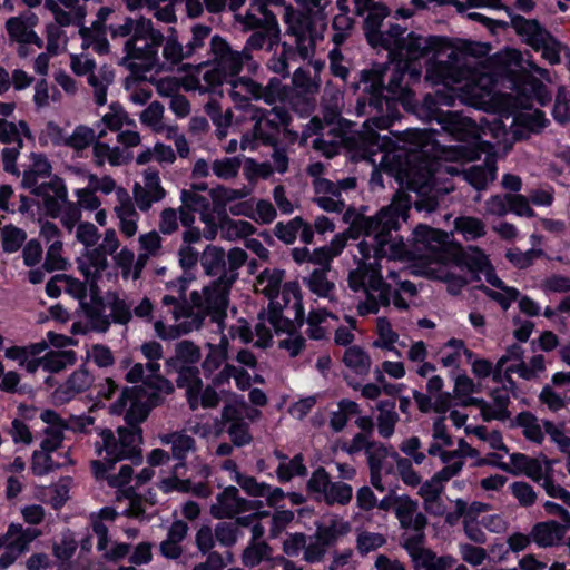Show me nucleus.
<instances>
[{"instance_id": "47", "label": "nucleus", "mask_w": 570, "mask_h": 570, "mask_svg": "<svg viewBox=\"0 0 570 570\" xmlns=\"http://www.w3.org/2000/svg\"><path fill=\"white\" fill-rule=\"evenodd\" d=\"M480 289L490 298L495 301L503 311H508L513 302H515L520 292L515 287L508 286L505 289H501L504 294L495 292L485 285H481Z\"/></svg>"}, {"instance_id": "9", "label": "nucleus", "mask_w": 570, "mask_h": 570, "mask_svg": "<svg viewBox=\"0 0 570 570\" xmlns=\"http://www.w3.org/2000/svg\"><path fill=\"white\" fill-rule=\"evenodd\" d=\"M106 246L98 245L92 249H86L82 257L77 258L78 269L89 283L90 289H98V282L108 267Z\"/></svg>"}, {"instance_id": "49", "label": "nucleus", "mask_w": 570, "mask_h": 570, "mask_svg": "<svg viewBox=\"0 0 570 570\" xmlns=\"http://www.w3.org/2000/svg\"><path fill=\"white\" fill-rule=\"evenodd\" d=\"M507 202L509 213L527 218L537 216L534 209L529 204V199L522 194H507Z\"/></svg>"}, {"instance_id": "63", "label": "nucleus", "mask_w": 570, "mask_h": 570, "mask_svg": "<svg viewBox=\"0 0 570 570\" xmlns=\"http://www.w3.org/2000/svg\"><path fill=\"white\" fill-rule=\"evenodd\" d=\"M244 170L248 180H253L255 178L267 179L273 174L271 164L257 163L253 158L246 159Z\"/></svg>"}, {"instance_id": "16", "label": "nucleus", "mask_w": 570, "mask_h": 570, "mask_svg": "<svg viewBox=\"0 0 570 570\" xmlns=\"http://www.w3.org/2000/svg\"><path fill=\"white\" fill-rule=\"evenodd\" d=\"M406 28L399 23H392L386 31H382V39L374 40L373 48H382L389 52V58L394 61L396 55L402 51L401 45L404 43L406 37L404 33Z\"/></svg>"}, {"instance_id": "41", "label": "nucleus", "mask_w": 570, "mask_h": 570, "mask_svg": "<svg viewBox=\"0 0 570 570\" xmlns=\"http://www.w3.org/2000/svg\"><path fill=\"white\" fill-rule=\"evenodd\" d=\"M36 344H31L28 347L13 346L6 351V356L11 360H17L20 365L26 366L30 373L36 372Z\"/></svg>"}, {"instance_id": "57", "label": "nucleus", "mask_w": 570, "mask_h": 570, "mask_svg": "<svg viewBox=\"0 0 570 570\" xmlns=\"http://www.w3.org/2000/svg\"><path fill=\"white\" fill-rule=\"evenodd\" d=\"M227 433L230 436L233 444L237 448L247 445L253 441L248 423L246 422H236L235 424H230L227 429Z\"/></svg>"}, {"instance_id": "27", "label": "nucleus", "mask_w": 570, "mask_h": 570, "mask_svg": "<svg viewBox=\"0 0 570 570\" xmlns=\"http://www.w3.org/2000/svg\"><path fill=\"white\" fill-rule=\"evenodd\" d=\"M21 132L28 138L32 139L31 130L29 129L26 121H19V127L6 119H0V140L4 144L18 142L19 147H22Z\"/></svg>"}, {"instance_id": "55", "label": "nucleus", "mask_w": 570, "mask_h": 570, "mask_svg": "<svg viewBox=\"0 0 570 570\" xmlns=\"http://www.w3.org/2000/svg\"><path fill=\"white\" fill-rule=\"evenodd\" d=\"M110 315L115 324L126 325L132 317L130 306L117 294H114V299L110 303Z\"/></svg>"}, {"instance_id": "45", "label": "nucleus", "mask_w": 570, "mask_h": 570, "mask_svg": "<svg viewBox=\"0 0 570 570\" xmlns=\"http://www.w3.org/2000/svg\"><path fill=\"white\" fill-rule=\"evenodd\" d=\"M512 495L523 508L532 507L537 501V493L531 484L524 481H515L510 484Z\"/></svg>"}, {"instance_id": "58", "label": "nucleus", "mask_w": 570, "mask_h": 570, "mask_svg": "<svg viewBox=\"0 0 570 570\" xmlns=\"http://www.w3.org/2000/svg\"><path fill=\"white\" fill-rule=\"evenodd\" d=\"M385 538L380 533L363 532L357 537V550L362 556L381 548Z\"/></svg>"}, {"instance_id": "3", "label": "nucleus", "mask_w": 570, "mask_h": 570, "mask_svg": "<svg viewBox=\"0 0 570 570\" xmlns=\"http://www.w3.org/2000/svg\"><path fill=\"white\" fill-rule=\"evenodd\" d=\"M425 533L413 534L404 539L402 547L406 550L416 568L424 570H450L456 562L451 554L438 557L436 553L424 548Z\"/></svg>"}, {"instance_id": "7", "label": "nucleus", "mask_w": 570, "mask_h": 570, "mask_svg": "<svg viewBox=\"0 0 570 570\" xmlns=\"http://www.w3.org/2000/svg\"><path fill=\"white\" fill-rule=\"evenodd\" d=\"M36 17L33 12L26 11L18 17L9 18L6 22V30L11 41L19 43L18 53L27 57L28 45L36 43Z\"/></svg>"}, {"instance_id": "34", "label": "nucleus", "mask_w": 570, "mask_h": 570, "mask_svg": "<svg viewBox=\"0 0 570 570\" xmlns=\"http://www.w3.org/2000/svg\"><path fill=\"white\" fill-rule=\"evenodd\" d=\"M36 539V533H28L26 535V539L19 540L14 539L8 543L6 552L0 557V567L2 569H7L9 566H11L17 558L23 553L28 546Z\"/></svg>"}, {"instance_id": "19", "label": "nucleus", "mask_w": 570, "mask_h": 570, "mask_svg": "<svg viewBox=\"0 0 570 570\" xmlns=\"http://www.w3.org/2000/svg\"><path fill=\"white\" fill-rule=\"evenodd\" d=\"M118 439L125 450V452L130 454L131 458L129 460L134 464H139L142 461V454L140 448L137 445V442H141L142 440V429L141 428H130V426H119L117 429Z\"/></svg>"}, {"instance_id": "20", "label": "nucleus", "mask_w": 570, "mask_h": 570, "mask_svg": "<svg viewBox=\"0 0 570 570\" xmlns=\"http://www.w3.org/2000/svg\"><path fill=\"white\" fill-rule=\"evenodd\" d=\"M23 518L26 522L29 523L27 528H23L21 524L12 523L9 525L8 531L4 535H0V548L8 546L10 541L14 539H26L28 533H36V505H29L22 511Z\"/></svg>"}, {"instance_id": "54", "label": "nucleus", "mask_w": 570, "mask_h": 570, "mask_svg": "<svg viewBox=\"0 0 570 570\" xmlns=\"http://www.w3.org/2000/svg\"><path fill=\"white\" fill-rule=\"evenodd\" d=\"M538 397L540 403L546 405L553 413H557L566 407V401L563 397L557 393L549 384H546L542 387Z\"/></svg>"}, {"instance_id": "11", "label": "nucleus", "mask_w": 570, "mask_h": 570, "mask_svg": "<svg viewBox=\"0 0 570 570\" xmlns=\"http://www.w3.org/2000/svg\"><path fill=\"white\" fill-rule=\"evenodd\" d=\"M92 382L94 375L85 366H81L52 392L53 404L62 405L68 403L77 394L89 389Z\"/></svg>"}, {"instance_id": "61", "label": "nucleus", "mask_w": 570, "mask_h": 570, "mask_svg": "<svg viewBox=\"0 0 570 570\" xmlns=\"http://www.w3.org/2000/svg\"><path fill=\"white\" fill-rule=\"evenodd\" d=\"M544 432L551 438V440L558 445L559 450L563 453L569 452L570 449V436L566 435L563 431L558 428L554 422L550 420H543L542 422Z\"/></svg>"}, {"instance_id": "52", "label": "nucleus", "mask_w": 570, "mask_h": 570, "mask_svg": "<svg viewBox=\"0 0 570 570\" xmlns=\"http://www.w3.org/2000/svg\"><path fill=\"white\" fill-rule=\"evenodd\" d=\"M144 180L146 190L154 195L155 202H160L165 198L166 191L160 184L159 170L154 167H148L144 171Z\"/></svg>"}, {"instance_id": "59", "label": "nucleus", "mask_w": 570, "mask_h": 570, "mask_svg": "<svg viewBox=\"0 0 570 570\" xmlns=\"http://www.w3.org/2000/svg\"><path fill=\"white\" fill-rule=\"evenodd\" d=\"M254 86L262 92L257 95V99H263L267 105H273L277 99L282 98V85L277 78H271L265 87L259 83H254Z\"/></svg>"}, {"instance_id": "40", "label": "nucleus", "mask_w": 570, "mask_h": 570, "mask_svg": "<svg viewBox=\"0 0 570 570\" xmlns=\"http://www.w3.org/2000/svg\"><path fill=\"white\" fill-rule=\"evenodd\" d=\"M62 242L61 239L53 240L47 250L46 259L43 262V268L47 272L65 271L67 269L68 262L61 255Z\"/></svg>"}, {"instance_id": "18", "label": "nucleus", "mask_w": 570, "mask_h": 570, "mask_svg": "<svg viewBox=\"0 0 570 570\" xmlns=\"http://www.w3.org/2000/svg\"><path fill=\"white\" fill-rule=\"evenodd\" d=\"M229 341L226 335H222L218 344L208 343L209 352L202 363V368L206 379L210 377L222 364L228 358Z\"/></svg>"}, {"instance_id": "13", "label": "nucleus", "mask_w": 570, "mask_h": 570, "mask_svg": "<svg viewBox=\"0 0 570 570\" xmlns=\"http://www.w3.org/2000/svg\"><path fill=\"white\" fill-rule=\"evenodd\" d=\"M124 51L126 52V57L124 58V60L135 59L144 61L142 63L131 61L126 65V68L132 75L149 72L158 62L157 50L150 48L146 43L144 47H138L137 42H134V40H127L124 46Z\"/></svg>"}, {"instance_id": "37", "label": "nucleus", "mask_w": 570, "mask_h": 570, "mask_svg": "<svg viewBox=\"0 0 570 570\" xmlns=\"http://www.w3.org/2000/svg\"><path fill=\"white\" fill-rule=\"evenodd\" d=\"M303 225L304 219L301 216H296L286 224L278 222L275 225L274 234L284 244L292 245L295 243L297 234Z\"/></svg>"}, {"instance_id": "17", "label": "nucleus", "mask_w": 570, "mask_h": 570, "mask_svg": "<svg viewBox=\"0 0 570 570\" xmlns=\"http://www.w3.org/2000/svg\"><path fill=\"white\" fill-rule=\"evenodd\" d=\"M76 361L77 353L73 350L49 351L42 357L38 356V367L47 373H58Z\"/></svg>"}, {"instance_id": "25", "label": "nucleus", "mask_w": 570, "mask_h": 570, "mask_svg": "<svg viewBox=\"0 0 570 570\" xmlns=\"http://www.w3.org/2000/svg\"><path fill=\"white\" fill-rule=\"evenodd\" d=\"M331 475L325 468L318 466L313 472L306 482V491L316 501L324 499L328 487L331 485Z\"/></svg>"}, {"instance_id": "32", "label": "nucleus", "mask_w": 570, "mask_h": 570, "mask_svg": "<svg viewBox=\"0 0 570 570\" xmlns=\"http://www.w3.org/2000/svg\"><path fill=\"white\" fill-rule=\"evenodd\" d=\"M149 413L150 411L144 404V395L137 394L125 412L124 420L126 425L130 428H140V424L147 420Z\"/></svg>"}, {"instance_id": "53", "label": "nucleus", "mask_w": 570, "mask_h": 570, "mask_svg": "<svg viewBox=\"0 0 570 570\" xmlns=\"http://www.w3.org/2000/svg\"><path fill=\"white\" fill-rule=\"evenodd\" d=\"M377 333L382 344L375 342V346H382L390 351L394 350L393 345L397 341L399 335L393 331L392 325L386 317L377 318Z\"/></svg>"}, {"instance_id": "46", "label": "nucleus", "mask_w": 570, "mask_h": 570, "mask_svg": "<svg viewBox=\"0 0 570 570\" xmlns=\"http://www.w3.org/2000/svg\"><path fill=\"white\" fill-rule=\"evenodd\" d=\"M240 168V160L237 157H226L217 159L213 163V173L222 179H232L238 175Z\"/></svg>"}, {"instance_id": "35", "label": "nucleus", "mask_w": 570, "mask_h": 570, "mask_svg": "<svg viewBox=\"0 0 570 570\" xmlns=\"http://www.w3.org/2000/svg\"><path fill=\"white\" fill-rule=\"evenodd\" d=\"M455 228L466 238L478 239L485 235V226L478 217L461 216L455 219Z\"/></svg>"}, {"instance_id": "6", "label": "nucleus", "mask_w": 570, "mask_h": 570, "mask_svg": "<svg viewBox=\"0 0 570 570\" xmlns=\"http://www.w3.org/2000/svg\"><path fill=\"white\" fill-rule=\"evenodd\" d=\"M423 117L429 121H436L441 128L451 135H462L466 127L472 124L470 118L462 116L458 111H444L440 109L435 100L426 95L422 105Z\"/></svg>"}, {"instance_id": "14", "label": "nucleus", "mask_w": 570, "mask_h": 570, "mask_svg": "<svg viewBox=\"0 0 570 570\" xmlns=\"http://www.w3.org/2000/svg\"><path fill=\"white\" fill-rule=\"evenodd\" d=\"M530 535L541 548L553 547L564 537V528L554 520L538 522L533 525Z\"/></svg>"}, {"instance_id": "33", "label": "nucleus", "mask_w": 570, "mask_h": 570, "mask_svg": "<svg viewBox=\"0 0 570 570\" xmlns=\"http://www.w3.org/2000/svg\"><path fill=\"white\" fill-rule=\"evenodd\" d=\"M209 196L218 215H222L224 219H228L225 207L228 203L239 198L240 194L236 189L219 185L209 190Z\"/></svg>"}, {"instance_id": "23", "label": "nucleus", "mask_w": 570, "mask_h": 570, "mask_svg": "<svg viewBox=\"0 0 570 570\" xmlns=\"http://www.w3.org/2000/svg\"><path fill=\"white\" fill-rule=\"evenodd\" d=\"M200 264L207 276H216L225 268V252L222 247L207 245L200 257Z\"/></svg>"}, {"instance_id": "30", "label": "nucleus", "mask_w": 570, "mask_h": 570, "mask_svg": "<svg viewBox=\"0 0 570 570\" xmlns=\"http://www.w3.org/2000/svg\"><path fill=\"white\" fill-rule=\"evenodd\" d=\"M352 498V485L343 481H332L323 501L328 507H333L335 504L346 505L351 502Z\"/></svg>"}, {"instance_id": "29", "label": "nucleus", "mask_w": 570, "mask_h": 570, "mask_svg": "<svg viewBox=\"0 0 570 570\" xmlns=\"http://www.w3.org/2000/svg\"><path fill=\"white\" fill-rule=\"evenodd\" d=\"M551 115L560 126H566L570 122V92L564 86H560L557 89Z\"/></svg>"}, {"instance_id": "5", "label": "nucleus", "mask_w": 570, "mask_h": 570, "mask_svg": "<svg viewBox=\"0 0 570 570\" xmlns=\"http://www.w3.org/2000/svg\"><path fill=\"white\" fill-rule=\"evenodd\" d=\"M445 42L446 38L442 36L422 37L411 31L406 36L404 43L401 45L402 51L396 55L394 61L416 60L430 55H436L443 49Z\"/></svg>"}, {"instance_id": "21", "label": "nucleus", "mask_w": 570, "mask_h": 570, "mask_svg": "<svg viewBox=\"0 0 570 570\" xmlns=\"http://www.w3.org/2000/svg\"><path fill=\"white\" fill-rule=\"evenodd\" d=\"M351 530V525L346 521H333L330 525L318 527L316 530V543L323 549L333 547L340 537L345 535Z\"/></svg>"}, {"instance_id": "39", "label": "nucleus", "mask_w": 570, "mask_h": 570, "mask_svg": "<svg viewBox=\"0 0 570 570\" xmlns=\"http://www.w3.org/2000/svg\"><path fill=\"white\" fill-rule=\"evenodd\" d=\"M234 480L249 497H265L271 490V485L268 483L258 482L256 478L245 475L240 472H237V475H234Z\"/></svg>"}, {"instance_id": "24", "label": "nucleus", "mask_w": 570, "mask_h": 570, "mask_svg": "<svg viewBox=\"0 0 570 570\" xmlns=\"http://www.w3.org/2000/svg\"><path fill=\"white\" fill-rule=\"evenodd\" d=\"M343 363L361 375L366 374L371 367L370 355L358 345H352L345 350Z\"/></svg>"}, {"instance_id": "15", "label": "nucleus", "mask_w": 570, "mask_h": 570, "mask_svg": "<svg viewBox=\"0 0 570 570\" xmlns=\"http://www.w3.org/2000/svg\"><path fill=\"white\" fill-rule=\"evenodd\" d=\"M390 14L387 6L381 2H374L364 19V35L368 45H374V40L382 39L381 26L383 20Z\"/></svg>"}, {"instance_id": "51", "label": "nucleus", "mask_w": 570, "mask_h": 570, "mask_svg": "<svg viewBox=\"0 0 570 570\" xmlns=\"http://www.w3.org/2000/svg\"><path fill=\"white\" fill-rule=\"evenodd\" d=\"M396 460V469L401 476V480L410 487H416L421 482V478L419 473L414 470L412 462L406 459L399 456L397 453H394Z\"/></svg>"}, {"instance_id": "10", "label": "nucleus", "mask_w": 570, "mask_h": 570, "mask_svg": "<svg viewBox=\"0 0 570 570\" xmlns=\"http://www.w3.org/2000/svg\"><path fill=\"white\" fill-rule=\"evenodd\" d=\"M451 258L449 263L454 264L461 269H468L474 274V279H480L479 273H483L491 262L485 253L478 246H469L465 250L461 244L452 246Z\"/></svg>"}, {"instance_id": "38", "label": "nucleus", "mask_w": 570, "mask_h": 570, "mask_svg": "<svg viewBox=\"0 0 570 570\" xmlns=\"http://www.w3.org/2000/svg\"><path fill=\"white\" fill-rule=\"evenodd\" d=\"M517 119L522 128L535 135L541 134L550 125L544 111L540 109L531 114H522Z\"/></svg>"}, {"instance_id": "28", "label": "nucleus", "mask_w": 570, "mask_h": 570, "mask_svg": "<svg viewBox=\"0 0 570 570\" xmlns=\"http://www.w3.org/2000/svg\"><path fill=\"white\" fill-rule=\"evenodd\" d=\"M431 247L429 250L435 253L441 262L449 263L451 258L452 246H459L452 235L445 230L439 229V234L431 235Z\"/></svg>"}, {"instance_id": "36", "label": "nucleus", "mask_w": 570, "mask_h": 570, "mask_svg": "<svg viewBox=\"0 0 570 570\" xmlns=\"http://www.w3.org/2000/svg\"><path fill=\"white\" fill-rule=\"evenodd\" d=\"M176 385L178 389H185V391L203 390V381L200 379L199 368L196 365H187L178 371L176 379Z\"/></svg>"}, {"instance_id": "42", "label": "nucleus", "mask_w": 570, "mask_h": 570, "mask_svg": "<svg viewBox=\"0 0 570 570\" xmlns=\"http://www.w3.org/2000/svg\"><path fill=\"white\" fill-rule=\"evenodd\" d=\"M1 237L3 250L6 253H14L24 243L27 234L24 230L10 225L3 227L1 232Z\"/></svg>"}, {"instance_id": "56", "label": "nucleus", "mask_w": 570, "mask_h": 570, "mask_svg": "<svg viewBox=\"0 0 570 570\" xmlns=\"http://www.w3.org/2000/svg\"><path fill=\"white\" fill-rule=\"evenodd\" d=\"M49 191H52V197L67 202L68 191L62 178L55 176L49 183L38 185V198L40 196H50Z\"/></svg>"}, {"instance_id": "64", "label": "nucleus", "mask_w": 570, "mask_h": 570, "mask_svg": "<svg viewBox=\"0 0 570 570\" xmlns=\"http://www.w3.org/2000/svg\"><path fill=\"white\" fill-rule=\"evenodd\" d=\"M288 31L295 38L311 37L315 31V24L313 20L305 14H298L288 26Z\"/></svg>"}, {"instance_id": "22", "label": "nucleus", "mask_w": 570, "mask_h": 570, "mask_svg": "<svg viewBox=\"0 0 570 570\" xmlns=\"http://www.w3.org/2000/svg\"><path fill=\"white\" fill-rule=\"evenodd\" d=\"M327 271L315 268L308 277L303 278V283L308 289L322 298H331V294L335 289V284L327 279Z\"/></svg>"}, {"instance_id": "2", "label": "nucleus", "mask_w": 570, "mask_h": 570, "mask_svg": "<svg viewBox=\"0 0 570 570\" xmlns=\"http://www.w3.org/2000/svg\"><path fill=\"white\" fill-rule=\"evenodd\" d=\"M412 208V197L405 191H396L393 196L391 204L382 207L374 219L367 222L370 227L379 229L375 236L377 247L375 255L381 257L385 255V246L390 242L392 230H396L400 227L399 220L406 222L409 213Z\"/></svg>"}, {"instance_id": "50", "label": "nucleus", "mask_w": 570, "mask_h": 570, "mask_svg": "<svg viewBox=\"0 0 570 570\" xmlns=\"http://www.w3.org/2000/svg\"><path fill=\"white\" fill-rule=\"evenodd\" d=\"M95 141V131L87 126H78L73 134L67 139L66 145L76 149L82 150Z\"/></svg>"}, {"instance_id": "31", "label": "nucleus", "mask_w": 570, "mask_h": 570, "mask_svg": "<svg viewBox=\"0 0 570 570\" xmlns=\"http://www.w3.org/2000/svg\"><path fill=\"white\" fill-rule=\"evenodd\" d=\"M277 479L281 483L289 482L294 476H305L307 468L304 464L302 453L294 455L288 463H281L276 470Z\"/></svg>"}, {"instance_id": "4", "label": "nucleus", "mask_w": 570, "mask_h": 570, "mask_svg": "<svg viewBox=\"0 0 570 570\" xmlns=\"http://www.w3.org/2000/svg\"><path fill=\"white\" fill-rule=\"evenodd\" d=\"M102 444L97 443V453L101 455L106 452L104 460H92L90 463L91 472L97 480L107 479V473L115 469L116 464L124 460H129L130 454L126 453L119 439H117L110 429H102L99 433Z\"/></svg>"}, {"instance_id": "43", "label": "nucleus", "mask_w": 570, "mask_h": 570, "mask_svg": "<svg viewBox=\"0 0 570 570\" xmlns=\"http://www.w3.org/2000/svg\"><path fill=\"white\" fill-rule=\"evenodd\" d=\"M543 254L542 249L531 248L527 252H521L518 248L509 249L505 253V258L517 268L525 269L530 267L534 259Z\"/></svg>"}, {"instance_id": "48", "label": "nucleus", "mask_w": 570, "mask_h": 570, "mask_svg": "<svg viewBox=\"0 0 570 570\" xmlns=\"http://www.w3.org/2000/svg\"><path fill=\"white\" fill-rule=\"evenodd\" d=\"M175 354L186 365H195L200 361V348L189 340L180 341L175 346Z\"/></svg>"}, {"instance_id": "1", "label": "nucleus", "mask_w": 570, "mask_h": 570, "mask_svg": "<svg viewBox=\"0 0 570 570\" xmlns=\"http://www.w3.org/2000/svg\"><path fill=\"white\" fill-rule=\"evenodd\" d=\"M504 9L510 17V26L525 45L535 52H541L542 58L550 65L560 63L561 43L553 35L544 29L538 20L514 14L509 7Z\"/></svg>"}, {"instance_id": "12", "label": "nucleus", "mask_w": 570, "mask_h": 570, "mask_svg": "<svg viewBox=\"0 0 570 570\" xmlns=\"http://www.w3.org/2000/svg\"><path fill=\"white\" fill-rule=\"evenodd\" d=\"M417 501L404 494L399 495L394 508L395 517L404 530H413L415 534L424 533L428 525V518L422 512H417Z\"/></svg>"}, {"instance_id": "8", "label": "nucleus", "mask_w": 570, "mask_h": 570, "mask_svg": "<svg viewBox=\"0 0 570 570\" xmlns=\"http://www.w3.org/2000/svg\"><path fill=\"white\" fill-rule=\"evenodd\" d=\"M237 278V272H230L228 274L224 271L217 279L203 288L204 299L209 309L220 313L223 316L226 315L228 294Z\"/></svg>"}, {"instance_id": "62", "label": "nucleus", "mask_w": 570, "mask_h": 570, "mask_svg": "<svg viewBox=\"0 0 570 570\" xmlns=\"http://www.w3.org/2000/svg\"><path fill=\"white\" fill-rule=\"evenodd\" d=\"M294 512L291 510L276 511L272 518L269 538H278L285 528L294 520Z\"/></svg>"}, {"instance_id": "60", "label": "nucleus", "mask_w": 570, "mask_h": 570, "mask_svg": "<svg viewBox=\"0 0 570 570\" xmlns=\"http://www.w3.org/2000/svg\"><path fill=\"white\" fill-rule=\"evenodd\" d=\"M215 65H217L222 70H224V72L227 76H236L242 71L243 57L238 51L230 50Z\"/></svg>"}, {"instance_id": "44", "label": "nucleus", "mask_w": 570, "mask_h": 570, "mask_svg": "<svg viewBox=\"0 0 570 570\" xmlns=\"http://www.w3.org/2000/svg\"><path fill=\"white\" fill-rule=\"evenodd\" d=\"M66 424L47 426L43 430V439L40 443L41 452H53L61 446Z\"/></svg>"}, {"instance_id": "26", "label": "nucleus", "mask_w": 570, "mask_h": 570, "mask_svg": "<svg viewBox=\"0 0 570 570\" xmlns=\"http://www.w3.org/2000/svg\"><path fill=\"white\" fill-rule=\"evenodd\" d=\"M284 275V269L274 268L273 271H269L268 268H265L257 276L258 284H263L264 282L267 283L262 293L269 301H274L278 297Z\"/></svg>"}]
</instances>
